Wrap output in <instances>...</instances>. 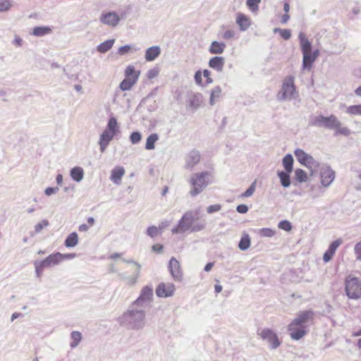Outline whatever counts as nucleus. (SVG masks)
Listing matches in <instances>:
<instances>
[{
	"label": "nucleus",
	"instance_id": "obj_1",
	"mask_svg": "<svg viewBox=\"0 0 361 361\" xmlns=\"http://www.w3.org/2000/svg\"><path fill=\"white\" fill-rule=\"evenodd\" d=\"M153 298L152 286H144L138 298L117 319L120 326L133 331L142 330L147 324L146 313L151 307Z\"/></svg>",
	"mask_w": 361,
	"mask_h": 361
},
{
	"label": "nucleus",
	"instance_id": "obj_2",
	"mask_svg": "<svg viewBox=\"0 0 361 361\" xmlns=\"http://www.w3.org/2000/svg\"><path fill=\"white\" fill-rule=\"evenodd\" d=\"M309 126L335 130L334 135H342L348 137L351 134V130L345 126H342L341 121L334 114H331L329 116L319 115L311 117Z\"/></svg>",
	"mask_w": 361,
	"mask_h": 361
},
{
	"label": "nucleus",
	"instance_id": "obj_3",
	"mask_svg": "<svg viewBox=\"0 0 361 361\" xmlns=\"http://www.w3.org/2000/svg\"><path fill=\"white\" fill-rule=\"evenodd\" d=\"M195 220L196 219L192 211L186 212L179 220L177 226L172 228V233H181L188 231L194 233L204 230L206 227L205 221L196 222Z\"/></svg>",
	"mask_w": 361,
	"mask_h": 361
},
{
	"label": "nucleus",
	"instance_id": "obj_4",
	"mask_svg": "<svg viewBox=\"0 0 361 361\" xmlns=\"http://www.w3.org/2000/svg\"><path fill=\"white\" fill-rule=\"evenodd\" d=\"M119 133V126L117 119L111 116L108 121L107 126L100 135L99 145L101 152H104L106 147L114 137Z\"/></svg>",
	"mask_w": 361,
	"mask_h": 361
},
{
	"label": "nucleus",
	"instance_id": "obj_5",
	"mask_svg": "<svg viewBox=\"0 0 361 361\" xmlns=\"http://www.w3.org/2000/svg\"><path fill=\"white\" fill-rule=\"evenodd\" d=\"M294 77L287 76L283 81L281 90L276 95L278 101H290L296 98L297 92L294 85Z\"/></svg>",
	"mask_w": 361,
	"mask_h": 361
},
{
	"label": "nucleus",
	"instance_id": "obj_6",
	"mask_svg": "<svg viewBox=\"0 0 361 361\" xmlns=\"http://www.w3.org/2000/svg\"><path fill=\"white\" fill-rule=\"evenodd\" d=\"M209 173L207 171L197 173L192 175L190 180V183L192 185L190 195L192 197H195L201 193L203 190L209 185Z\"/></svg>",
	"mask_w": 361,
	"mask_h": 361
},
{
	"label": "nucleus",
	"instance_id": "obj_7",
	"mask_svg": "<svg viewBox=\"0 0 361 361\" xmlns=\"http://www.w3.org/2000/svg\"><path fill=\"white\" fill-rule=\"evenodd\" d=\"M345 291L349 299L357 300L361 298V281L356 277L348 276L345 280Z\"/></svg>",
	"mask_w": 361,
	"mask_h": 361
},
{
	"label": "nucleus",
	"instance_id": "obj_8",
	"mask_svg": "<svg viewBox=\"0 0 361 361\" xmlns=\"http://www.w3.org/2000/svg\"><path fill=\"white\" fill-rule=\"evenodd\" d=\"M294 154L297 160L303 166L308 168L312 173L316 171L319 166V162L317 161L312 155L306 153L302 149H296Z\"/></svg>",
	"mask_w": 361,
	"mask_h": 361
},
{
	"label": "nucleus",
	"instance_id": "obj_9",
	"mask_svg": "<svg viewBox=\"0 0 361 361\" xmlns=\"http://www.w3.org/2000/svg\"><path fill=\"white\" fill-rule=\"evenodd\" d=\"M56 253L49 255L42 260H35L33 262L36 276L39 278L43 274L44 269H48L59 264Z\"/></svg>",
	"mask_w": 361,
	"mask_h": 361
},
{
	"label": "nucleus",
	"instance_id": "obj_10",
	"mask_svg": "<svg viewBox=\"0 0 361 361\" xmlns=\"http://www.w3.org/2000/svg\"><path fill=\"white\" fill-rule=\"evenodd\" d=\"M262 340L266 341L269 344V348L271 350L276 349L281 345L277 334L270 329H263L257 334Z\"/></svg>",
	"mask_w": 361,
	"mask_h": 361
},
{
	"label": "nucleus",
	"instance_id": "obj_11",
	"mask_svg": "<svg viewBox=\"0 0 361 361\" xmlns=\"http://www.w3.org/2000/svg\"><path fill=\"white\" fill-rule=\"evenodd\" d=\"M203 102V96L201 93L189 92L187 93V108L192 111H197Z\"/></svg>",
	"mask_w": 361,
	"mask_h": 361
},
{
	"label": "nucleus",
	"instance_id": "obj_12",
	"mask_svg": "<svg viewBox=\"0 0 361 361\" xmlns=\"http://www.w3.org/2000/svg\"><path fill=\"white\" fill-rule=\"evenodd\" d=\"M314 312L312 310H306L300 312L298 316L290 323V328L293 326H304L303 325L308 322L310 320L313 319Z\"/></svg>",
	"mask_w": 361,
	"mask_h": 361
},
{
	"label": "nucleus",
	"instance_id": "obj_13",
	"mask_svg": "<svg viewBox=\"0 0 361 361\" xmlns=\"http://www.w3.org/2000/svg\"><path fill=\"white\" fill-rule=\"evenodd\" d=\"M169 269L173 279L176 281H180L183 279V272L180 262L175 258L171 257L169 263Z\"/></svg>",
	"mask_w": 361,
	"mask_h": 361
},
{
	"label": "nucleus",
	"instance_id": "obj_14",
	"mask_svg": "<svg viewBox=\"0 0 361 361\" xmlns=\"http://www.w3.org/2000/svg\"><path fill=\"white\" fill-rule=\"evenodd\" d=\"M320 176L322 185L329 187L335 178V172L329 166H326L321 169Z\"/></svg>",
	"mask_w": 361,
	"mask_h": 361
},
{
	"label": "nucleus",
	"instance_id": "obj_15",
	"mask_svg": "<svg viewBox=\"0 0 361 361\" xmlns=\"http://www.w3.org/2000/svg\"><path fill=\"white\" fill-rule=\"evenodd\" d=\"M175 286L172 283H161L156 289V294L159 298H168L173 295Z\"/></svg>",
	"mask_w": 361,
	"mask_h": 361
},
{
	"label": "nucleus",
	"instance_id": "obj_16",
	"mask_svg": "<svg viewBox=\"0 0 361 361\" xmlns=\"http://www.w3.org/2000/svg\"><path fill=\"white\" fill-rule=\"evenodd\" d=\"M99 20L103 24L114 27L118 24L121 18L116 12L112 11L102 13Z\"/></svg>",
	"mask_w": 361,
	"mask_h": 361
},
{
	"label": "nucleus",
	"instance_id": "obj_17",
	"mask_svg": "<svg viewBox=\"0 0 361 361\" xmlns=\"http://www.w3.org/2000/svg\"><path fill=\"white\" fill-rule=\"evenodd\" d=\"M342 243V240L341 239L336 240L333 241L330 245L329 246V248L327 250L324 252L323 256V260L325 262H329L333 256L334 255L336 250L339 247V245Z\"/></svg>",
	"mask_w": 361,
	"mask_h": 361
},
{
	"label": "nucleus",
	"instance_id": "obj_18",
	"mask_svg": "<svg viewBox=\"0 0 361 361\" xmlns=\"http://www.w3.org/2000/svg\"><path fill=\"white\" fill-rule=\"evenodd\" d=\"M236 23L240 31H246L251 25V20L242 13H238L236 18Z\"/></svg>",
	"mask_w": 361,
	"mask_h": 361
},
{
	"label": "nucleus",
	"instance_id": "obj_19",
	"mask_svg": "<svg viewBox=\"0 0 361 361\" xmlns=\"http://www.w3.org/2000/svg\"><path fill=\"white\" fill-rule=\"evenodd\" d=\"M208 64L211 68L217 72H221L225 64V59L222 56H214L209 59Z\"/></svg>",
	"mask_w": 361,
	"mask_h": 361
},
{
	"label": "nucleus",
	"instance_id": "obj_20",
	"mask_svg": "<svg viewBox=\"0 0 361 361\" xmlns=\"http://www.w3.org/2000/svg\"><path fill=\"white\" fill-rule=\"evenodd\" d=\"M200 159V154L197 150L193 149L190 152L186 158V168H192L197 164Z\"/></svg>",
	"mask_w": 361,
	"mask_h": 361
},
{
	"label": "nucleus",
	"instance_id": "obj_21",
	"mask_svg": "<svg viewBox=\"0 0 361 361\" xmlns=\"http://www.w3.org/2000/svg\"><path fill=\"white\" fill-rule=\"evenodd\" d=\"M298 39L300 42V46L302 54L312 52V45L309 39L306 37L305 33L300 32L298 35Z\"/></svg>",
	"mask_w": 361,
	"mask_h": 361
},
{
	"label": "nucleus",
	"instance_id": "obj_22",
	"mask_svg": "<svg viewBox=\"0 0 361 361\" xmlns=\"http://www.w3.org/2000/svg\"><path fill=\"white\" fill-rule=\"evenodd\" d=\"M161 54V48L159 46H153L147 49L145 58L147 61H154Z\"/></svg>",
	"mask_w": 361,
	"mask_h": 361
},
{
	"label": "nucleus",
	"instance_id": "obj_23",
	"mask_svg": "<svg viewBox=\"0 0 361 361\" xmlns=\"http://www.w3.org/2000/svg\"><path fill=\"white\" fill-rule=\"evenodd\" d=\"M125 169L122 166H118L112 169L110 179L115 184H120L122 177L124 176Z\"/></svg>",
	"mask_w": 361,
	"mask_h": 361
},
{
	"label": "nucleus",
	"instance_id": "obj_24",
	"mask_svg": "<svg viewBox=\"0 0 361 361\" xmlns=\"http://www.w3.org/2000/svg\"><path fill=\"white\" fill-rule=\"evenodd\" d=\"M288 331L290 332L291 338L294 340L300 339L306 334L304 326H293V328H290V324L288 325Z\"/></svg>",
	"mask_w": 361,
	"mask_h": 361
},
{
	"label": "nucleus",
	"instance_id": "obj_25",
	"mask_svg": "<svg viewBox=\"0 0 361 361\" xmlns=\"http://www.w3.org/2000/svg\"><path fill=\"white\" fill-rule=\"evenodd\" d=\"M226 47V45L224 42L214 41L209 48V51L212 54H220L224 51Z\"/></svg>",
	"mask_w": 361,
	"mask_h": 361
},
{
	"label": "nucleus",
	"instance_id": "obj_26",
	"mask_svg": "<svg viewBox=\"0 0 361 361\" xmlns=\"http://www.w3.org/2000/svg\"><path fill=\"white\" fill-rule=\"evenodd\" d=\"M316 59L312 55V52L302 54V69L310 70Z\"/></svg>",
	"mask_w": 361,
	"mask_h": 361
},
{
	"label": "nucleus",
	"instance_id": "obj_27",
	"mask_svg": "<svg viewBox=\"0 0 361 361\" xmlns=\"http://www.w3.org/2000/svg\"><path fill=\"white\" fill-rule=\"evenodd\" d=\"M292 172L279 171L277 176L280 180L281 185L284 188H288L290 185V174Z\"/></svg>",
	"mask_w": 361,
	"mask_h": 361
},
{
	"label": "nucleus",
	"instance_id": "obj_28",
	"mask_svg": "<svg viewBox=\"0 0 361 361\" xmlns=\"http://www.w3.org/2000/svg\"><path fill=\"white\" fill-rule=\"evenodd\" d=\"M52 30L49 26H36L32 29V35L36 37H42L51 33Z\"/></svg>",
	"mask_w": 361,
	"mask_h": 361
},
{
	"label": "nucleus",
	"instance_id": "obj_29",
	"mask_svg": "<svg viewBox=\"0 0 361 361\" xmlns=\"http://www.w3.org/2000/svg\"><path fill=\"white\" fill-rule=\"evenodd\" d=\"M114 42V39H107L97 47V51L101 54L106 53L112 48Z\"/></svg>",
	"mask_w": 361,
	"mask_h": 361
},
{
	"label": "nucleus",
	"instance_id": "obj_30",
	"mask_svg": "<svg viewBox=\"0 0 361 361\" xmlns=\"http://www.w3.org/2000/svg\"><path fill=\"white\" fill-rule=\"evenodd\" d=\"M70 175L73 180L80 182L84 177V171L81 167L75 166L71 170Z\"/></svg>",
	"mask_w": 361,
	"mask_h": 361
},
{
	"label": "nucleus",
	"instance_id": "obj_31",
	"mask_svg": "<svg viewBox=\"0 0 361 361\" xmlns=\"http://www.w3.org/2000/svg\"><path fill=\"white\" fill-rule=\"evenodd\" d=\"M78 243V236L77 233L73 232L71 234H69L65 241H64V245L66 247H73L76 246Z\"/></svg>",
	"mask_w": 361,
	"mask_h": 361
},
{
	"label": "nucleus",
	"instance_id": "obj_32",
	"mask_svg": "<svg viewBox=\"0 0 361 361\" xmlns=\"http://www.w3.org/2000/svg\"><path fill=\"white\" fill-rule=\"evenodd\" d=\"M251 243L250 237L247 233H243L241 236V238L238 243V248L242 251L247 250Z\"/></svg>",
	"mask_w": 361,
	"mask_h": 361
},
{
	"label": "nucleus",
	"instance_id": "obj_33",
	"mask_svg": "<svg viewBox=\"0 0 361 361\" xmlns=\"http://www.w3.org/2000/svg\"><path fill=\"white\" fill-rule=\"evenodd\" d=\"M221 95V88L220 86H216L211 90L209 97V104L213 106L220 99Z\"/></svg>",
	"mask_w": 361,
	"mask_h": 361
},
{
	"label": "nucleus",
	"instance_id": "obj_34",
	"mask_svg": "<svg viewBox=\"0 0 361 361\" xmlns=\"http://www.w3.org/2000/svg\"><path fill=\"white\" fill-rule=\"evenodd\" d=\"M293 157L290 154H286L282 160L284 171L292 172L293 169Z\"/></svg>",
	"mask_w": 361,
	"mask_h": 361
},
{
	"label": "nucleus",
	"instance_id": "obj_35",
	"mask_svg": "<svg viewBox=\"0 0 361 361\" xmlns=\"http://www.w3.org/2000/svg\"><path fill=\"white\" fill-rule=\"evenodd\" d=\"M140 71H136L133 66H128L125 71V77L128 79L136 78V82L140 75Z\"/></svg>",
	"mask_w": 361,
	"mask_h": 361
},
{
	"label": "nucleus",
	"instance_id": "obj_36",
	"mask_svg": "<svg viewBox=\"0 0 361 361\" xmlns=\"http://www.w3.org/2000/svg\"><path fill=\"white\" fill-rule=\"evenodd\" d=\"M159 140V135L157 133H152L148 136L146 141L145 149L148 150L154 149L155 142Z\"/></svg>",
	"mask_w": 361,
	"mask_h": 361
},
{
	"label": "nucleus",
	"instance_id": "obj_37",
	"mask_svg": "<svg viewBox=\"0 0 361 361\" xmlns=\"http://www.w3.org/2000/svg\"><path fill=\"white\" fill-rule=\"evenodd\" d=\"M136 83V78L134 79H128L125 78L121 83H120V88L123 91L129 90L132 88V87Z\"/></svg>",
	"mask_w": 361,
	"mask_h": 361
},
{
	"label": "nucleus",
	"instance_id": "obj_38",
	"mask_svg": "<svg viewBox=\"0 0 361 361\" xmlns=\"http://www.w3.org/2000/svg\"><path fill=\"white\" fill-rule=\"evenodd\" d=\"M72 342L70 343L71 348H76L82 339L81 333L77 331H74L71 333Z\"/></svg>",
	"mask_w": 361,
	"mask_h": 361
},
{
	"label": "nucleus",
	"instance_id": "obj_39",
	"mask_svg": "<svg viewBox=\"0 0 361 361\" xmlns=\"http://www.w3.org/2000/svg\"><path fill=\"white\" fill-rule=\"evenodd\" d=\"M295 178L299 183H305L307 180V173L301 169H297L295 170Z\"/></svg>",
	"mask_w": 361,
	"mask_h": 361
},
{
	"label": "nucleus",
	"instance_id": "obj_40",
	"mask_svg": "<svg viewBox=\"0 0 361 361\" xmlns=\"http://www.w3.org/2000/svg\"><path fill=\"white\" fill-rule=\"evenodd\" d=\"M346 114L355 116H361V104L352 105L347 107Z\"/></svg>",
	"mask_w": 361,
	"mask_h": 361
},
{
	"label": "nucleus",
	"instance_id": "obj_41",
	"mask_svg": "<svg viewBox=\"0 0 361 361\" xmlns=\"http://www.w3.org/2000/svg\"><path fill=\"white\" fill-rule=\"evenodd\" d=\"M138 49H139L135 48L133 45L126 44L118 48V54L124 56L131 51H137Z\"/></svg>",
	"mask_w": 361,
	"mask_h": 361
},
{
	"label": "nucleus",
	"instance_id": "obj_42",
	"mask_svg": "<svg viewBox=\"0 0 361 361\" xmlns=\"http://www.w3.org/2000/svg\"><path fill=\"white\" fill-rule=\"evenodd\" d=\"M274 33L279 32L281 37L285 40L289 39L291 37L290 30L288 29H281V28L276 27V28H274Z\"/></svg>",
	"mask_w": 361,
	"mask_h": 361
},
{
	"label": "nucleus",
	"instance_id": "obj_43",
	"mask_svg": "<svg viewBox=\"0 0 361 361\" xmlns=\"http://www.w3.org/2000/svg\"><path fill=\"white\" fill-rule=\"evenodd\" d=\"M261 0H247L246 5L252 12H255L259 10V4Z\"/></svg>",
	"mask_w": 361,
	"mask_h": 361
},
{
	"label": "nucleus",
	"instance_id": "obj_44",
	"mask_svg": "<svg viewBox=\"0 0 361 361\" xmlns=\"http://www.w3.org/2000/svg\"><path fill=\"white\" fill-rule=\"evenodd\" d=\"M56 256L58 257V262L59 264L61 263L62 261L66 259H74L76 257L75 253H68V254H61L60 252H55Z\"/></svg>",
	"mask_w": 361,
	"mask_h": 361
},
{
	"label": "nucleus",
	"instance_id": "obj_45",
	"mask_svg": "<svg viewBox=\"0 0 361 361\" xmlns=\"http://www.w3.org/2000/svg\"><path fill=\"white\" fill-rule=\"evenodd\" d=\"M324 190L320 186L318 185H312L311 187V193L310 195L312 198H317L320 197L323 193Z\"/></svg>",
	"mask_w": 361,
	"mask_h": 361
},
{
	"label": "nucleus",
	"instance_id": "obj_46",
	"mask_svg": "<svg viewBox=\"0 0 361 361\" xmlns=\"http://www.w3.org/2000/svg\"><path fill=\"white\" fill-rule=\"evenodd\" d=\"M142 135L138 131L133 132L130 135V141L132 144L136 145L141 141Z\"/></svg>",
	"mask_w": 361,
	"mask_h": 361
},
{
	"label": "nucleus",
	"instance_id": "obj_47",
	"mask_svg": "<svg viewBox=\"0 0 361 361\" xmlns=\"http://www.w3.org/2000/svg\"><path fill=\"white\" fill-rule=\"evenodd\" d=\"M256 188V181L252 183L250 187L242 194V197H248L253 195Z\"/></svg>",
	"mask_w": 361,
	"mask_h": 361
},
{
	"label": "nucleus",
	"instance_id": "obj_48",
	"mask_svg": "<svg viewBox=\"0 0 361 361\" xmlns=\"http://www.w3.org/2000/svg\"><path fill=\"white\" fill-rule=\"evenodd\" d=\"M160 233H160L158 227H156L154 226H149L147 229V234L149 236H150L151 238H154Z\"/></svg>",
	"mask_w": 361,
	"mask_h": 361
},
{
	"label": "nucleus",
	"instance_id": "obj_49",
	"mask_svg": "<svg viewBox=\"0 0 361 361\" xmlns=\"http://www.w3.org/2000/svg\"><path fill=\"white\" fill-rule=\"evenodd\" d=\"M276 232L275 231L271 229V228H262L260 231H259V234L263 236V237H272L275 235Z\"/></svg>",
	"mask_w": 361,
	"mask_h": 361
},
{
	"label": "nucleus",
	"instance_id": "obj_50",
	"mask_svg": "<svg viewBox=\"0 0 361 361\" xmlns=\"http://www.w3.org/2000/svg\"><path fill=\"white\" fill-rule=\"evenodd\" d=\"M279 228L286 231H290L292 229V225L288 221L283 220L279 223Z\"/></svg>",
	"mask_w": 361,
	"mask_h": 361
},
{
	"label": "nucleus",
	"instance_id": "obj_51",
	"mask_svg": "<svg viewBox=\"0 0 361 361\" xmlns=\"http://www.w3.org/2000/svg\"><path fill=\"white\" fill-rule=\"evenodd\" d=\"M49 226V221L46 219L42 220L41 222L37 224L35 226V231L36 233H39L42 230Z\"/></svg>",
	"mask_w": 361,
	"mask_h": 361
},
{
	"label": "nucleus",
	"instance_id": "obj_52",
	"mask_svg": "<svg viewBox=\"0 0 361 361\" xmlns=\"http://www.w3.org/2000/svg\"><path fill=\"white\" fill-rule=\"evenodd\" d=\"M11 4L9 0H0V11H5L10 8Z\"/></svg>",
	"mask_w": 361,
	"mask_h": 361
},
{
	"label": "nucleus",
	"instance_id": "obj_53",
	"mask_svg": "<svg viewBox=\"0 0 361 361\" xmlns=\"http://www.w3.org/2000/svg\"><path fill=\"white\" fill-rule=\"evenodd\" d=\"M221 209V206L219 204L210 205L207 208V212L209 214H212L219 212Z\"/></svg>",
	"mask_w": 361,
	"mask_h": 361
},
{
	"label": "nucleus",
	"instance_id": "obj_54",
	"mask_svg": "<svg viewBox=\"0 0 361 361\" xmlns=\"http://www.w3.org/2000/svg\"><path fill=\"white\" fill-rule=\"evenodd\" d=\"M354 251L356 255L357 259L361 261V241L355 244Z\"/></svg>",
	"mask_w": 361,
	"mask_h": 361
},
{
	"label": "nucleus",
	"instance_id": "obj_55",
	"mask_svg": "<svg viewBox=\"0 0 361 361\" xmlns=\"http://www.w3.org/2000/svg\"><path fill=\"white\" fill-rule=\"evenodd\" d=\"M59 188L58 187H48L45 189L44 190V194L47 195V196H50L52 194H55L58 191H59Z\"/></svg>",
	"mask_w": 361,
	"mask_h": 361
},
{
	"label": "nucleus",
	"instance_id": "obj_56",
	"mask_svg": "<svg viewBox=\"0 0 361 361\" xmlns=\"http://www.w3.org/2000/svg\"><path fill=\"white\" fill-rule=\"evenodd\" d=\"M235 34V32L234 30H228L226 32H224V33L223 34L222 37L224 39H230L234 37Z\"/></svg>",
	"mask_w": 361,
	"mask_h": 361
},
{
	"label": "nucleus",
	"instance_id": "obj_57",
	"mask_svg": "<svg viewBox=\"0 0 361 361\" xmlns=\"http://www.w3.org/2000/svg\"><path fill=\"white\" fill-rule=\"evenodd\" d=\"M236 211L240 214H245L248 211V207L246 204H239L236 207Z\"/></svg>",
	"mask_w": 361,
	"mask_h": 361
},
{
	"label": "nucleus",
	"instance_id": "obj_58",
	"mask_svg": "<svg viewBox=\"0 0 361 361\" xmlns=\"http://www.w3.org/2000/svg\"><path fill=\"white\" fill-rule=\"evenodd\" d=\"M210 71L207 69L203 71L202 75L206 78V82L207 84L212 83L213 82L212 79L210 78Z\"/></svg>",
	"mask_w": 361,
	"mask_h": 361
},
{
	"label": "nucleus",
	"instance_id": "obj_59",
	"mask_svg": "<svg viewBox=\"0 0 361 361\" xmlns=\"http://www.w3.org/2000/svg\"><path fill=\"white\" fill-rule=\"evenodd\" d=\"M202 73L200 71H197L195 73L194 78H195V80L197 85L202 84Z\"/></svg>",
	"mask_w": 361,
	"mask_h": 361
},
{
	"label": "nucleus",
	"instance_id": "obj_60",
	"mask_svg": "<svg viewBox=\"0 0 361 361\" xmlns=\"http://www.w3.org/2000/svg\"><path fill=\"white\" fill-rule=\"evenodd\" d=\"M158 75V71L155 69H151L147 72V77L149 79L155 78Z\"/></svg>",
	"mask_w": 361,
	"mask_h": 361
},
{
	"label": "nucleus",
	"instance_id": "obj_61",
	"mask_svg": "<svg viewBox=\"0 0 361 361\" xmlns=\"http://www.w3.org/2000/svg\"><path fill=\"white\" fill-rule=\"evenodd\" d=\"M169 226V221H161L159 225V230L160 233H161V231Z\"/></svg>",
	"mask_w": 361,
	"mask_h": 361
},
{
	"label": "nucleus",
	"instance_id": "obj_62",
	"mask_svg": "<svg viewBox=\"0 0 361 361\" xmlns=\"http://www.w3.org/2000/svg\"><path fill=\"white\" fill-rule=\"evenodd\" d=\"M137 279L138 278H137L134 276H130L127 279L128 283L130 286H133L137 283Z\"/></svg>",
	"mask_w": 361,
	"mask_h": 361
},
{
	"label": "nucleus",
	"instance_id": "obj_63",
	"mask_svg": "<svg viewBox=\"0 0 361 361\" xmlns=\"http://www.w3.org/2000/svg\"><path fill=\"white\" fill-rule=\"evenodd\" d=\"M334 308L329 303V302H326L325 303V309H324V312L327 313V314H330L332 312Z\"/></svg>",
	"mask_w": 361,
	"mask_h": 361
},
{
	"label": "nucleus",
	"instance_id": "obj_64",
	"mask_svg": "<svg viewBox=\"0 0 361 361\" xmlns=\"http://www.w3.org/2000/svg\"><path fill=\"white\" fill-rule=\"evenodd\" d=\"M152 250L154 252H160L163 250V245L161 244H155L152 246Z\"/></svg>",
	"mask_w": 361,
	"mask_h": 361
}]
</instances>
